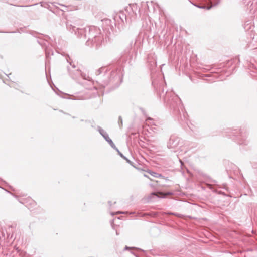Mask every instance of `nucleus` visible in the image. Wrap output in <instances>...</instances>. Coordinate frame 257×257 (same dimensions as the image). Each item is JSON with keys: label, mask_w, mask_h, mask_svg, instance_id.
Wrapping results in <instances>:
<instances>
[{"label": "nucleus", "mask_w": 257, "mask_h": 257, "mask_svg": "<svg viewBox=\"0 0 257 257\" xmlns=\"http://www.w3.org/2000/svg\"><path fill=\"white\" fill-rule=\"evenodd\" d=\"M75 33L79 38H88L86 45L88 46H99L102 42L103 37L100 30L95 26L88 27L84 29L77 28L73 30Z\"/></svg>", "instance_id": "nucleus-1"}, {"label": "nucleus", "mask_w": 257, "mask_h": 257, "mask_svg": "<svg viewBox=\"0 0 257 257\" xmlns=\"http://www.w3.org/2000/svg\"><path fill=\"white\" fill-rule=\"evenodd\" d=\"M109 204H110V206H111V205H112V204H110V202H109Z\"/></svg>", "instance_id": "nucleus-13"}, {"label": "nucleus", "mask_w": 257, "mask_h": 257, "mask_svg": "<svg viewBox=\"0 0 257 257\" xmlns=\"http://www.w3.org/2000/svg\"><path fill=\"white\" fill-rule=\"evenodd\" d=\"M150 174H151L152 176H154L156 178H158L159 177L161 176V175L158 174V173H157L155 172H153V171H147Z\"/></svg>", "instance_id": "nucleus-5"}, {"label": "nucleus", "mask_w": 257, "mask_h": 257, "mask_svg": "<svg viewBox=\"0 0 257 257\" xmlns=\"http://www.w3.org/2000/svg\"><path fill=\"white\" fill-rule=\"evenodd\" d=\"M116 214H123V212L118 211V212H116Z\"/></svg>", "instance_id": "nucleus-10"}, {"label": "nucleus", "mask_w": 257, "mask_h": 257, "mask_svg": "<svg viewBox=\"0 0 257 257\" xmlns=\"http://www.w3.org/2000/svg\"><path fill=\"white\" fill-rule=\"evenodd\" d=\"M180 139L175 136H171L168 142L167 147L168 148L176 151V149L179 145Z\"/></svg>", "instance_id": "nucleus-2"}, {"label": "nucleus", "mask_w": 257, "mask_h": 257, "mask_svg": "<svg viewBox=\"0 0 257 257\" xmlns=\"http://www.w3.org/2000/svg\"><path fill=\"white\" fill-rule=\"evenodd\" d=\"M118 123L120 127L122 125V119L121 116L119 117Z\"/></svg>", "instance_id": "nucleus-8"}, {"label": "nucleus", "mask_w": 257, "mask_h": 257, "mask_svg": "<svg viewBox=\"0 0 257 257\" xmlns=\"http://www.w3.org/2000/svg\"><path fill=\"white\" fill-rule=\"evenodd\" d=\"M98 131H99V133L101 134V135L105 139L106 141L108 140L110 138L109 137L108 134L101 127H98Z\"/></svg>", "instance_id": "nucleus-3"}, {"label": "nucleus", "mask_w": 257, "mask_h": 257, "mask_svg": "<svg viewBox=\"0 0 257 257\" xmlns=\"http://www.w3.org/2000/svg\"><path fill=\"white\" fill-rule=\"evenodd\" d=\"M152 119L151 118H150V117L148 118L147 119V120H146V121H147V122H149V121H152Z\"/></svg>", "instance_id": "nucleus-9"}, {"label": "nucleus", "mask_w": 257, "mask_h": 257, "mask_svg": "<svg viewBox=\"0 0 257 257\" xmlns=\"http://www.w3.org/2000/svg\"><path fill=\"white\" fill-rule=\"evenodd\" d=\"M145 177H148V176L146 175H144Z\"/></svg>", "instance_id": "nucleus-12"}, {"label": "nucleus", "mask_w": 257, "mask_h": 257, "mask_svg": "<svg viewBox=\"0 0 257 257\" xmlns=\"http://www.w3.org/2000/svg\"><path fill=\"white\" fill-rule=\"evenodd\" d=\"M194 5L195 6H196L197 7L200 8V9H204L209 10L211 8V7H207L205 6H199V5Z\"/></svg>", "instance_id": "nucleus-7"}, {"label": "nucleus", "mask_w": 257, "mask_h": 257, "mask_svg": "<svg viewBox=\"0 0 257 257\" xmlns=\"http://www.w3.org/2000/svg\"><path fill=\"white\" fill-rule=\"evenodd\" d=\"M130 248L128 247L127 246H126L125 249H130Z\"/></svg>", "instance_id": "nucleus-11"}, {"label": "nucleus", "mask_w": 257, "mask_h": 257, "mask_svg": "<svg viewBox=\"0 0 257 257\" xmlns=\"http://www.w3.org/2000/svg\"><path fill=\"white\" fill-rule=\"evenodd\" d=\"M158 194H160L161 195H162V196H161V197H165L167 195H172V192H168L167 193H166L165 194H163L161 192H158L157 193H152L151 195H154V196H157V197H160V196H159Z\"/></svg>", "instance_id": "nucleus-4"}, {"label": "nucleus", "mask_w": 257, "mask_h": 257, "mask_svg": "<svg viewBox=\"0 0 257 257\" xmlns=\"http://www.w3.org/2000/svg\"><path fill=\"white\" fill-rule=\"evenodd\" d=\"M114 149H115L116 150H118L116 148V146L115 144L113 143L112 140L111 139H109L108 140L106 141Z\"/></svg>", "instance_id": "nucleus-6"}]
</instances>
